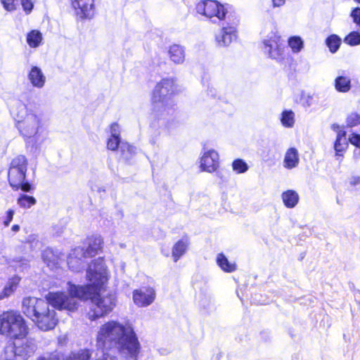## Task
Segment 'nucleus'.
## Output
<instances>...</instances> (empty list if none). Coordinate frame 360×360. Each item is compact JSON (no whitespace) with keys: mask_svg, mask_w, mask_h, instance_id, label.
<instances>
[{"mask_svg":"<svg viewBox=\"0 0 360 360\" xmlns=\"http://www.w3.org/2000/svg\"><path fill=\"white\" fill-rule=\"evenodd\" d=\"M96 346L109 352L114 348L127 352V360H138L141 345L133 328L117 321L110 320L103 323L96 336Z\"/></svg>","mask_w":360,"mask_h":360,"instance_id":"obj_1","label":"nucleus"},{"mask_svg":"<svg viewBox=\"0 0 360 360\" xmlns=\"http://www.w3.org/2000/svg\"><path fill=\"white\" fill-rule=\"evenodd\" d=\"M288 46L295 53H300L304 48V40L300 36H291L288 39Z\"/></svg>","mask_w":360,"mask_h":360,"instance_id":"obj_32","label":"nucleus"},{"mask_svg":"<svg viewBox=\"0 0 360 360\" xmlns=\"http://www.w3.org/2000/svg\"><path fill=\"white\" fill-rule=\"evenodd\" d=\"M28 79L33 86L42 88L46 82V77L41 70L37 66L32 67L29 74Z\"/></svg>","mask_w":360,"mask_h":360,"instance_id":"obj_22","label":"nucleus"},{"mask_svg":"<svg viewBox=\"0 0 360 360\" xmlns=\"http://www.w3.org/2000/svg\"><path fill=\"white\" fill-rule=\"evenodd\" d=\"M21 278L18 275L9 278L4 288L0 292V300L13 295L18 287Z\"/></svg>","mask_w":360,"mask_h":360,"instance_id":"obj_21","label":"nucleus"},{"mask_svg":"<svg viewBox=\"0 0 360 360\" xmlns=\"http://www.w3.org/2000/svg\"><path fill=\"white\" fill-rule=\"evenodd\" d=\"M349 142L355 147L360 148V134L352 133L349 137Z\"/></svg>","mask_w":360,"mask_h":360,"instance_id":"obj_45","label":"nucleus"},{"mask_svg":"<svg viewBox=\"0 0 360 360\" xmlns=\"http://www.w3.org/2000/svg\"><path fill=\"white\" fill-rule=\"evenodd\" d=\"M299 162L298 153L296 148H289L285 155L284 167L288 169L295 167Z\"/></svg>","mask_w":360,"mask_h":360,"instance_id":"obj_26","label":"nucleus"},{"mask_svg":"<svg viewBox=\"0 0 360 360\" xmlns=\"http://www.w3.org/2000/svg\"><path fill=\"white\" fill-rule=\"evenodd\" d=\"M110 136L120 137V126L117 122H113L110 126Z\"/></svg>","mask_w":360,"mask_h":360,"instance_id":"obj_46","label":"nucleus"},{"mask_svg":"<svg viewBox=\"0 0 360 360\" xmlns=\"http://www.w3.org/2000/svg\"><path fill=\"white\" fill-rule=\"evenodd\" d=\"M98 285L84 284L77 285L71 282L68 283V294L64 291L49 292L45 296L55 310L75 312L79 308V302L87 301L90 294L95 292Z\"/></svg>","mask_w":360,"mask_h":360,"instance_id":"obj_4","label":"nucleus"},{"mask_svg":"<svg viewBox=\"0 0 360 360\" xmlns=\"http://www.w3.org/2000/svg\"><path fill=\"white\" fill-rule=\"evenodd\" d=\"M354 1H356L358 4H360V0H354Z\"/></svg>","mask_w":360,"mask_h":360,"instance_id":"obj_54","label":"nucleus"},{"mask_svg":"<svg viewBox=\"0 0 360 360\" xmlns=\"http://www.w3.org/2000/svg\"><path fill=\"white\" fill-rule=\"evenodd\" d=\"M17 127L27 141L31 139H34V142H37V136L38 134V126L34 119H24L17 122Z\"/></svg>","mask_w":360,"mask_h":360,"instance_id":"obj_15","label":"nucleus"},{"mask_svg":"<svg viewBox=\"0 0 360 360\" xmlns=\"http://www.w3.org/2000/svg\"><path fill=\"white\" fill-rule=\"evenodd\" d=\"M189 240L187 236L177 240L172 249V256L174 262H176L187 251Z\"/></svg>","mask_w":360,"mask_h":360,"instance_id":"obj_20","label":"nucleus"},{"mask_svg":"<svg viewBox=\"0 0 360 360\" xmlns=\"http://www.w3.org/2000/svg\"><path fill=\"white\" fill-rule=\"evenodd\" d=\"M86 279L89 282L87 284L98 285L96 291L90 294L91 297L88 298L97 307L91 308L87 313V318L92 321L105 316L115 306V299L112 295L101 296V292L105 290L109 280L104 257H99L91 262L86 269Z\"/></svg>","mask_w":360,"mask_h":360,"instance_id":"obj_2","label":"nucleus"},{"mask_svg":"<svg viewBox=\"0 0 360 360\" xmlns=\"http://www.w3.org/2000/svg\"><path fill=\"white\" fill-rule=\"evenodd\" d=\"M285 2V0H272L274 7H280L283 6Z\"/></svg>","mask_w":360,"mask_h":360,"instance_id":"obj_50","label":"nucleus"},{"mask_svg":"<svg viewBox=\"0 0 360 360\" xmlns=\"http://www.w3.org/2000/svg\"><path fill=\"white\" fill-rule=\"evenodd\" d=\"M71 5L77 16L81 20H90L95 15V0H72Z\"/></svg>","mask_w":360,"mask_h":360,"instance_id":"obj_12","label":"nucleus"},{"mask_svg":"<svg viewBox=\"0 0 360 360\" xmlns=\"http://www.w3.org/2000/svg\"><path fill=\"white\" fill-rule=\"evenodd\" d=\"M29 333L27 321L18 311L8 309L0 314V335L20 340L26 339Z\"/></svg>","mask_w":360,"mask_h":360,"instance_id":"obj_5","label":"nucleus"},{"mask_svg":"<svg viewBox=\"0 0 360 360\" xmlns=\"http://www.w3.org/2000/svg\"><path fill=\"white\" fill-rule=\"evenodd\" d=\"M17 203L23 209H29L36 205L37 200L32 195L20 194L17 198Z\"/></svg>","mask_w":360,"mask_h":360,"instance_id":"obj_33","label":"nucleus"},{"mask_svg":"<svg viewBox=\"0 0 360 360\" xmlns=\"http://www.w3.org/2000/svg\"><path fill=\"white\" fill-rule=\"evenodd\" d=\"M203 86H206V94L208 96L217 99L219 101L228 103L229 101V94L232 90V86L230 84H226L224 86V90L220 89L219 91H218L212 85L207 82L205 84V82L202 81Z\"/></svg>","mask_w":360,"mask_h":360,"instance_id":"obj_17","label":"nucleus"},{"mask_svg":"<svg viewBox=\"0 0 360 360\" xmlns=\"http://www.w3.org/2000/svg\"><path fill=\"white\" fill-rule=\"evenodd\" d=\"M349 16L352 18L353 22L360 30V7L354 8L351 11Z\"/></svg>","mask_w":360,"mask_h":360,"instance_id":"obj_42","label":"nucleus"},{"mask_svg":"<svg viewBox=\"0 0 360 360\" xmlns=\"http://www.w3.org/2000/svg\"><path fill=\"white\" fill-rule=\"evenodd\" d=\"M0 2L6 11L12 12L16 9L18 0H0Z\"/></svg>","mask_w":360,"mask_h":360,"instance_id":"obj_41","label":"nucleus"},{"mask_svg":"<svg viewBox=\"0 0 360 360\" xmlns=\"http://www.w3.org/2000/svg\"><path fill=\"white\" fill-rule=\"evenodd\" d=\"M65 355L54 351L39 356L37 360H65Z\"/></svg>","mask_w":360,"mask_h":360,"instance_id":"obj_38","label":"nucleus"},{"mask_svg":"<svg viewBox=\"0 0 360 360\" xmlns=\"http://www.w3.org/2000/svg\"><path fill=\"white\" fill-rule=\"evenodd\" d=\"M195 9L198 13L210 19L216 18L223 20L227 14L225 6L216 0H200L196 4Z\"/></svg>","mask_w":360,"mask_h":360,"instance_id":"obj_10","label":"nucleus"},{"mask_svg":"<svg viewBox=\"0 0 360 360\" xmlns=\"http://www.w3.org/2000/svg\"><path fill=\"white\" fill-rule=\"evenodd\" d=\"M262 49L264 53L272 60L284 67L292 60V57L285 53L284 47L281 43V37L271 32L262 41Z\"/></svg>","mask_w":360,"mask_h":360,"instance_id":"obj_9","label":"nucleus"},{"mask_svg":"<svg viewBox=\"0 0 360 360\" xmlns=\"http://www.w3.org/2000/svg\"><path fill=\"white\" fill-rule=\"evenodd\" d=\"M93 353L94 350L91 348H81L65 355V360H92Z\"/></svg>","mask_w":360,"mask_h":360,"instance_id":"obj_24","label":"nucleus"},{"mask_svg":"<svg viewBox=\"0 0 360 360\" xmlns=\"http://www.w3.org/2000/svg\"><path fill=\"white\" fill-rule=\"evenodd\" d=\"M120 158L124 160L128 161L135 153L134 148L128 143H122L120 146Z\"/></svg>","mask_w":360,"mask_h":360,"instance_id":"obj_34","label":"nucleus"},{"mask_svg":"<svg viewBox=\"0 0 360 360\" xmlns=\"http://www.w3.org/2000/svg\"><path fill=\"white\" fill-rule=\"evenodd\" d=\"M36 349L37 345L32 340L18 342L11 340L4 347L2 356L4 360H27Z\"/></svg>","mask_w":360,"mask_h":360,"instance_id":"obj_8","label":"nucleus"},{"mask_svg":"<svg viewBox=\"0 0 360 360\" xmlns=\"http://www.w3.org/2000/svg\"><path fill=\"white\" fill-rule=\"evenodd\" d=\"M51 307L45 298L28 296L22 300V313L42 332L53 330L59 323L57 312Z\"/></svg>","mask_w":360,"mask_h":360,"instance_id":"obj_3","label":"nucleus"},{"mask_svg":"<svg viewBox=\"0 0 360 360\" xmlns=\"http://www.w3.org/2000/svg\"><path fill=\"white\" fill-rule=\"evenodd\" d=\"M346 135V131H340L336 136L333 148L335 152V156L337 157H343L344 153L348 147V142L345 140Z\"/></svg>","mask_w":360,"mask_h":360,"instance_id":"obj_25","label":"nucleus"},{"mask_svg":"<svg viewBox=\"0 0 360 360\" xmlns=\"http://www.w3.org/2000/svg\"><path fill=\"white\" fill-rule=\"evenodd\" d=\"M219 166V157L214 150L205 152L200 158V167L201 171L212 173Z\"/></svg>","mask_w":360,"mask_h":360,"instance_id":"obj_14","label":"nucleus"},{"mask_svg":"<svg viewBox=\"0 0 360 360\" xmlns=\"http://www.w3.org/2000/svg\"><path fill=\"white\" fill-rule=\"evenodd\" d=\"M11 230L14 232H17L20 230V226L18 224H14L12 226Z\"/></svg>","mask_w":360,"mask_h":360,"instance_id":"obj_52","label":"nucleus"},{"mask_svg":"<svg viewBox=\"0 0 360 360\" xmlns=\"http://www.w3.org/2000/svg\"><path fill=\"white\" fill-rule=\"evenodd\" d=\"M41 257L44 263L49 266H56L58 263V255L51 248L45 249L42 252Z\"/></svg>","mask_w":360,"mask_h":360,"instance_id":"obj_31","label":"nucleus"},{"mask_svg":"<svg viewBox=\"0 0 360 360\" xmlns=\"http://www.w3.org/2000/svg\"><path fill=\"white\" fill-rule=\"evenodd\" d=\"M218 266L225 272L231 273L236 270L237 266L235 263L229 262L226 257L223 253H219L217 257Z\"/></svg>","mask_w":360,"mask_h":360,"instance_id":"obj_28","label":"nucleus"},{"mask_svg":"<svg viewBox=\"0 0 360 360\" xmlns=\"http://www.w3.org/2000/svg\"><path fill=\"white\" fill-rule=\"evenodd\" d=\"M20 4L26 14H30L32 11L34 4V0H20Z\"/></svg>","mask_w":360,"mask_h":360,"instance_id":"obj_44","label":"nucleus"},{"mask_svg":"<svg viewBox=\"0 0 360 360\" xmlns=\"http://www.w3.org/2000/svg\"><path fill=\"white\" fill-rule=\"evenodd\" d=\"M347 127H353L360 124V115L359 114H350L347 117Z\"/></svg>","mask_w":360,"mask_h":360,"instance_id":"obj_40","label":"nucleus"},{"mask_svg":"<svg viewBox=\"0 0 360 360\" xmlns=\"http://www.w3.org/2000/svg\"><path fill=\"white\" fill-rule=\"evenodd\" d=\"M84 247L79 248L82 257H93L101 252L103 249V239L98 235L88 236L82 242Z\"/></svg>","mask_w":360,"mask_h":360,"instance_id":"obj_11","label":"nucleus"},{"mask_svg":"<svg viewBox=\"0 0 360 360\" xmlns=\"http://www.w3.org/2000/svg\"><path fill=\"white\" fill-rule=\"evenodd\" d=\"M168 55L174 63L182 64L185 60V49L179 44H173L169 48Z\"/></svg>","mask_w":360,"mask_h":360,"instance_id":"obj_23","label":"nucleus"},{"mask_svg":"<svg viewBox=\"0 0 360 360\" xmlns=\"http://www.w3.org/2000/svg\"><path fill=\"white\" fill-rule=\"evenodd\" d=\"M342 39L341 38L335 34H332L329 35L326 39V44L329 49V51L332 53H336L338 49H340V46L341 45Z\"/></svg>","mask_w":360,"mask_h":360,"instance_id":"obj_30","label":"nucleus"},{"mask_svg":"<svg viewBox=\"0 0 360 360\" xmlns=\"http://www.w3.org/2000/svg\"><path fill=\"white\" fill-rule=\"evenodd\" d=\"M28 160L24 155L14 157L8 167V181L14 191L21 190L30 192L34 189L33 185L25 181Z\"/></svg>","mask_w":360,"mask_h":360,"instance_id":"obj_6","label":"nucleus"},{"mask_svg":"<svg viewBox=\"0 0 360 360\" xmlns=\"http://www.w3.org/2000/svg\"><path fill=\"white\" fill-rule=\"evenodd\" d=\"M120 143L121 137L110 136L107 140L106 146L108 150L114 151L118 149Z\"/></svg>","mask_w":360,"mask_h":360,"instance_id":"obj_39","label":"nucleus"},{"mask_svg":"<svg viewBox=\"0 0 360 360\" xmlns=\"http://www.w3.org/2000/svg\"><path fill=\"white\" fill-rule=\"evenodd\" d=\"M331 128L333 130L337 132V134H338V131H345L344 129H340V127L338 124H333L331 125Z\"/></svg>","mask_w":360,"mask_h":360,"instance_id":"obj_51","label":"nucleus"},{"mask_svg":"<svg viewBox=\"0 0 360 360\" xmlns=\"http://www.w3.org/2000/svg\"><path fill=\"white\" fill-rule=\"evenodd\" d=\"M248 168V164L243 159L237 158L232 162V169L236 174L245 173Z\"/></svg>","mask_w":360,"mask_h":360,"instance_id":"obj_36","label":"nucleus"},{"mask_svg":"<svg viewBox=\"0 0 360 360\" xmlns=\"http://www.w3.org/2000/svg\"><path fill=\"white\" fill-rule=\"evenodd\" d=\"M294 114H281V122L286 127H291L294 124Z\"/></svg>","mask_w":360,"mask_h":360,"instance_id":"obj_43","label":"nucleus"},{"mask_svg":"<svg viewBox=\"0 0 360 360\" xmlns=\"http://www.w3.org/2000/svg\"><path fill=\"white\" fill-rule=\"evenodd\" d=\"M296 102L300 103L304 107H309L312 105L313 96L309 94L302 91L299 95V101L297 98L295 99Z\"/></svg>","mask_w":360,"mask_h":360,"instance_id":"obj_37","label":"nucleus"},{"mask_svg":"<svg viewBox=\"0 0 360 360\" xmlns=\"http://www.w3.org/2000/svg\"><path fill=\"white\" fill-rule=\"evenodd\" d=\"M349 184L351 186H355L360 184V177L359 176H353L352 177Z\"/></svg>","mask_w":360,"mask_h":360,"instance_id":"obj_49","label":"nucleus"},{"mask_svg":"<svg viewBox=\"0 0 360 360\" xmlns=\"http://www.w3.org/2000/svg\"><path fill=\"white\" fill-rule=\"evenodd\" d=\"M237 39V29L234 25H223L215 34V41L219 47L229 46Z\"/></svg>","mask_w":360,"mask_h":360,"instance_id":"obj_13","label":"nucleus"},{"mask_svg":"<svg viewBox=\"0 0 360 360\" xmlns=\"http://www.w3.org/2000/svg\"><path fill=\"white\" fill-rule=\"evenodd\" d=\"M14 215V211L13 210H8L6 211V217L5 218V220L4 221V226H8L11 221L13 220Z\"/></svg>","mask_w":360,"mask_h":360,"instance_id":"obj_48","label":"nucleus"},{"mask_svg":"<svg viewBox=\"0 0 360 360\" xmlns=\"http://www.w3.org/2000/svg\"><path fill=\"white\" fill-rule=\"evenodd\" d=\"M26 41L30 47L37 48L42 41V34L39 30H32L27 34Z\"/></svg>","mask_w":360,"mask_h":360,"instance_id":"obj_29","label":"nucleus"},{"mask_svg":"<svg viewBox=\"0 0 360 360\" xmlns=\"http://www.w3.org/2000/svg\"><path fill=\"white\" fill-rule=\"evenodd\" d=\"M335 89L341 93L348 92L352 88V80L347 71L339 70L334 80Z\"/></svg>","mask_w":360,"mask_h":360,"instance_id":"obj_18","label":"nucleus"},{"mask_svg":"<svg viewBox=\"0 0 360 360\" xmlns=\"http://www.w3.org/2000/svg\"><path fill=\"white\" fill-rule=\"evenodd\" d=\"M133 300L136 305L144 307L153 302L155 298V291L151 287H147L144 290L136 289L133 291Z\"/></svg>","mask_w":360,"mask_h":360,"instance_id":"obj_16","label":"nucleus"},{"mask_svg":"<svg viewBox=\"0 0 360 360\" xmlns=\"http://www.w3.org/2000/svg\"><path fill=\"white\" fill-rule=\"evenodd\" d=\"M343 41L350 46L360 45V32L359 31L350 32L345 37Z\"/></svg>","mask_w":360,"mask_h":360,"instance_id":"obj_35","label":"nucleus"},{"mask_svg":"<svg viewBox=\"0 0 360 360\" xmlns=\"http://www.w3.org/2000/svg\"><path fill=\"white\" fill-rule=\"evenodd\" d=\"M282 200L284 205L288 208H292L296 206L299 201L298 193L293 190H287L282 195Z\"/></svg>","mask_w":360,"mask_h":360,"instance_id":"obj_27","label":"nucleus"},{"mask_svg":"<svg viewBox=\"0 0 360 360\" xmlns=\"http://www.w3.org/2000/svg\"><path fill=\"white\" fill-rule=\"evenodd\" d=\"M82 252L79 247L75 248L68 255L67 257V264L68 268L73 271H79L83 265V261L82 257Z\"/></svg>","mask_w":360,"mask_h":360,"instance_id":"obj_19","label":"nucleus"},{"mask_svg":"<svg viewBox=\"0 0 360 360\" xmlns=\"http://www.w3.org/2000/svg\"><path fill=\"white\" fill-rule=\"evenodd\" d=\"M176 92L175 79L173 77L162 78L158 82L151 95V103L158 110H167L174 105L172 96Z\"/></svg>","mask_w":360,"mask_h":360,"instance_id":"obj_7","label":"nucleus"},{"mask_svg":"<svg viewBox=\"0 0 360 360\" xmlns=\"http://www.w3.org/2000/svg\"><path fill=\"white\" fill-rule=\"evenodd\" d=\"M282 112L287 113V112H293L292 110H284L282 111Z\"/></svg>","mask_w":360,"mask_h":360,"instance_id":"obj_53","label":"nucleus"},{"mask_svg":"<svg viewBox=\"0 0 360 360\" xmlns=\"http://www.w3.org/2000/svg\"><path fill=\"white\" fill-rule=\"evenodd\" d=\"M94 360H118L115 355L110 354L109 352H103L102 354Z\"/></svg>","mask_w":360,"mask_h":360,"instance_id":"obj_47","label":"nucleus"}]
</instances>
